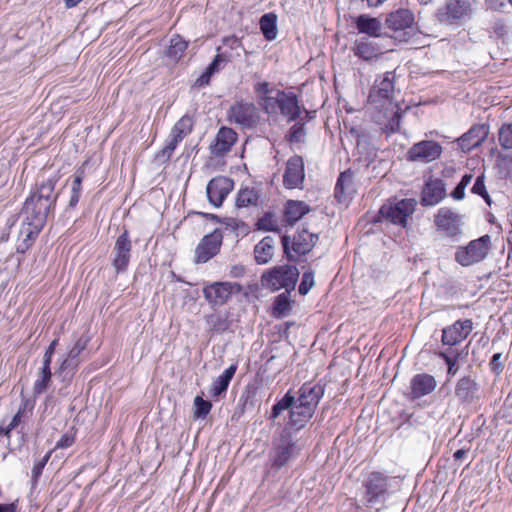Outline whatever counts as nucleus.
Wrapping results in <instances>:
<instances>
[{"instance_id":"1","label":"nucleus","mask_w":512,"mask_h":512,"mask_svg":"<svg viewBox=\"0 0 512 512\" xmlns=\"http://www.w3.org/2000/svg\"><path fill=\"white\" fill-rule=\"evenodd\" d=\"M394 92V73L386 72L380 79H377L371 89L368 100L376 113L374 121L387 133H396L400 129L401 108L392 101Z\"/></svg>"},{"instance_id":"2","label":"nucleus","mask_w":512,"mask_h":512,"mask_svg":"<svg viewBox=\"0 0 512 512\" xmlns=\"http://www.w3.org/2000/svg\"><path fill=\"white\" fill-rule=\"evenodd\" d=\"M57 177H50L35 186L26 198L22 214L36 225H45L50 214L54 213L59 194L55 192Z\"/></svg>"},{"instance_id":"3","label":"nucleus","mask_w":512,"mask_h":512,"mask_svg":"<svg viewBox=\"0 0 512 512\" xmlns=\"http://www.w3.org/2000/svg\"><path fill=\"white\" fill-rule=\"evenodd\" d=\"M289 411V420L284 429L289 431H299L305 427L314 414V410L295 402V396L288 391L280 400H278L271 409L270 419L274 421L279 415L287 410Z\"/></svg>"},{"instance_id":"4","label":"nucleus","mask_w":512,"mask_h":512,"mask_svg":"<svg viewBox=\"0 0 512 512\" xmlns=\"http://www.w3.org/2000/svg\"><path fill=\"white\" fill-rule=\"evenodd\" d=\"M302 450L299 439L288 429H282L279 437L274 438L269 453L271 466L280 469L297 458Z\"/></svg>"},{"instance_id":"5","label":"nucleus","mask_w":512,"mask_h":512,"mask_svg":"<svg viewBox=\"0 0 512 512\" xmlns=\"http://www.w3.org/2000/svg\"><path fill=\"white\" fill-rule=\"evenodd\" d=\"M264 103V113L270 116L280 114L288 122L296 121L302 111L308 114V111L300 105L298 97L293 92L277 90L273 99H266Z\"/></svg>"},{"instance_id":"6","label":"nucleus","mask_w":512,"mask_h":512,"mask_svg":"<svg viewBox=\"0 0 512 512\" xmlns=\"http://www.w3.org/2000/svg\"><path fill=\"white\" fill-rule=\"evenodd\" d=\"M414 14L409 9H397L388 13L384 20L386 35L395 41L407 42L414 34Z\"/></svg>"},{"instance_id":"7","label":"nucleus","mask_w":512,"mask_h":512,"mask_svg":"<svg viewBox=\"0 0 512 512\" xmlns=\"http://www.w3.org/2000/svg\"><path fill=\"white\" fill-rule=\"evenodd\" d=\"M299 271L292 265L276 266L265 272L261 277L262 285L272 291L285 289L289 292L295 288Z\"/></svg>"},{"instance_id":"8","label":"nucleus","mask_w":512,"mask_h":512,"mask_svg":"<svg viewBox=\"0 0 512 512\" xmlns=\"http://www.w3.org/2000/svg\"><path fill=\"white\" fill-rule=\"evenodd\" d=\"M491 239L484 235L472 240L466 246H460L455 252V261L463 267H468L484 260L490 249Z\"/></svg>"},{"instance_id":"9","label":"nucleus","mask_w":512,"mask_h":512,"mask_svg":"<svg viewBox=\"0 0 512 512\" xmlns=\"http://www.w3.org/2000/svg\"><path fill=\"white\" fill-rule=\"evenodd\" d=\"M229 123L235 124L244 129L254 128L260 119L257 107L243 100L236 101L227 111Z\"/></svg>"},{"instance_id":"10","label":"nucleus","mask_w":512,"mask_h":512,"mask_svg":"<svg viewBox=\"0 0 512 512\" xmlns=\"http://www.w3.org/2000/svg\"><path fill=\"white\" fill-rule=\"evenodd\" d=\"M281 240L285 254L293 260L310 252L318 240V235L302 229L297 231L292 240L287 235H284Z\"/></svg>"},{"instance_id":"11","label":"nucleus","mask_w":512,"mask_h":512,"mask_svg":"<svg viewBox=\"0 0 512 512\" xmlns=\"http://www.w3.org/2000/svg\"><path fill=\"white\" fill-rule=\"evenodd\" d=\"M416 204L415 199L412 198L388 202L380 208L379 213L391 223L406 227L407 220L414 213Z\"/></svg>"},{"instance_id":"12","label":"nucleus","mask_w":512,"mask_h":512,"mask_svg":"<svg viewBox=\"0 0 512 512\" xmlns=\"http://www.w3.org/2000/svg\"><path fill=\"white\" fill-rule=\"evenodd\" d=\"M241 290L242 286L236 282H213L203 287V295L210 305L222 306Z\"/></svg>"},{"instance_id":"13","label":"nucleus","mask_w":512,"mask_h":512,"mask_svg":"<svg viewBox=\"0 0 512 512\" xmlns=\"http://www.w3.org/2000/svg\"><path fill=\"white\" fill-rule=\"evenodd\" d=\"M365 487L364 500L367 507L384 501L388 489V478L380 472H372L363 482Z\"/></svg>"},{"instance_id":"14","label":"nucleus","mask_w":512,"mask_h":512,"mask_svg":"<svg viewBox=\"0 0 512 512\" xmlns=\"http://www.w3.org/2000/svg\"><path fill=\"white\" fill-rule=\"evenodd\" d=\"M193 126L192 118L184 115L171 129L167 144L157 154V158L167 161L171 158L178 144L191 132Z\"/></svg>"},{"instance_id":"15","label":"nucleus","mask_w":512,"mask_h":512,"mask_svg":"<svg viewBox=\"0 0 512 512\" xmlns=\"http://www.w3.org/2000/svg\"><path fill=\"white\" fill-rule=\"evenodd\" d=\"M132 251V241L127 229L116 238L112 252L111 262L117 273H121L127 270Z\"/></svg>"},{"instance_id":"16","label":"nucleus","mask_w":512,"mask_h":512,"mask_svg":"<svg viewBox=\"0 0 512 512\" xmlns=\"http://www.w3.org/2000/svg\"><path fill=\"white\" fill-rule=\"evenodd\" d=\"M442 146L433 140H422L413 144L407 151V160L411 162L430 163L440 158Z\"/></svg>"},{"instance_id":"17","label":"nucleus","mask_w":512,"mask_h":512,"mask_svg":"<svg viewBox=\"0 0 512 512\" xmlns=\"http://www.w3.org/2000/svg\"><path fill=\"white\" fill-rule=\"evenodd\" d=\"M222 240L223 235L219 229L205 235L195 249V262L206 263L216 256L220 251Z\"/></svg>"},{"instance_id":"18","label":"nucleus","mask_w":512,"mask_h":512,"mask_svg":"<svg viewBox=\"0 0 512 512\" xmlns=\"http://www.w3.org/2000/svg\"><path fill=\"white\" fill-rule=\"evenodd\" d=\"M437 230L445 236L454 238L461 234V216L450 208L442 207L435 215Z\"/></svg>"},{"instance_id":"19","label":"nucleus","mask_w":512,"mask_h":512,"mask_svg":"<svg viewBox=\"0 0 512 512\" xmlns=\"http://www.w3.org/2000/svg\"><path fill=\"white\" fill-rule=\"evenodd\" d=\"M234 183L225 176H217L211 179L206 187L208 201L216 208L222 206L225 198L233 190Z\"/></svg>"},{"instance_id":"20","label":"nucleus","mask_w":512,"mask_h":512,"mask_svg":"<svg viewBox=\"0 0 512 512\" xmlns=\"http://www.w3.org/2000/svg\"><path fill=\"white\" fill-rule=\"evenodd\" d=\"M473 323L470 319L457 320L442 330L443 346H457L472 332Z\"/></svg>"},{"instance_id":"21","label":"nucleus","mask_w":512,"mask_h":512,"mask_svg":"<svg viewBox=\"0 0 512 512\" xmlns=\"http://www.w3.org/2000/svg\"><path fill=\"white\" fill-rule=\"evenodd\" d=\"M305 179L304 161L301 156L294 155L286 163L283 184L288 189L302 188Z\"/></svg>"},{"instance_id":"22","label":"nucleus","mask_w":512,"mask_h":512,"mask_svg":"<svg viewBox=\"0 0 512 512\" xmlns=\"http://www.w3.org/2000/svg\"><path fill=\"white\" fill-rule=\"evenodd\" d=\"M446 195L445 183L439 178H429L421 193V204L423 206H434Z\"/></svg>"},{"instance_id":"23","label":"nucleus","mask_w":512,"mask_h":512,"mask_svg":"<svg viewBox=\"0 0 512 512\" xmlns=\"http://www.w3.org/2000/svg\"><path fill=\"white\" fill-rule=\"evenodd\" d=\"M324 395V387L319 383H304L299 391L298 398L295 401L300 405H305L315 411L319 401Z\"/></svg>"},{"instance_id":"24","label":"nucleus","mask_w":512,"mask_h":512,"mask_svg":"<svg viewBox=\"0 0 512 512\" xmlns=\"http://www.w3.org/2000/svg\"><path fill=\"white\" fill-rule=\"evenodd\" d=\"M444 19L450 23L469 18L472 13L470 0H448L444 8Z\"/></svg>"},{"instance_id":"25","label":"nucleus","mask_w":512,"mask_h":512,"mask_svg":"<svg viewBox=\"0 0 512 512\" xmlns=\"http://www.w3.org/2000/svg\"><path fill=\"white\" fill-rule=\"evenodd\" d=\"M488 133L489 129L486 125H474L459 138V146L463 151H470L481 145L486 140Z\"/></svg>"},{"instance_id":"26","label":"nucleus","mask_w":512,"mask_h":512,"mask_svg":"<svg viewBox=\"0 0 512 512\" xmlns=\"http://www.w3.org/2000/svg\"><path fill=\"white\" fill-rule=\"evenodd\" d=\"M334 193L341 203H347L352 199L356 193V184L351 170H346L339 175Z\"/></svg>"},{"instance_id":"27","label":"nucleus","mask_w":512,"mask_h":512,"mask_svg":"<svg viewBox=\"0 0 512 512\" xmlns=\"http://www.w3.org/2000/svg\"><path fill=\"white\" fill-rule=\"evenodd\" d=\"M479 386L477 382L469 376L460 378L455 386V397L461 402L470 404L478 398Z\"/></svg>"},{"instance_id":"28","label":"nucleus","mask_w":512,"mask_h":512,"mask_svg":"<svg viewBox=\"0 0 512 512\" xmlns=\"http://www.w3.org/2000/svg\"><path fill=\"white\" fill-rule=\"evenodd\" d=\"M237 140V133L228 127H222L219 129L215 143L212 145V152L217 155H224L228 151H230L231 147Z\"/></svg>"},{"instance_id":"29","label":"nucleus","mask_w":512,"mask_h":512,"mask_svg":"<svg viewBox=\"0 0 512 512\" xmlns=\"http://www.w3.org/2000/svg\"><path fill=\"white\" fill-rule=\"evenodd\" d=\"M436 388V380L429 374H417L411 380V393L414 398L430 394Z\"/></svg>"},{"instance_id":"30","label":"nucleus","mask_w":512,"mask_h":512,"mask_svg":"<svg viewBox=\"0 0 512 512\" xmlns=\"http://www.w3.org/2000/svg\"><path fill=\"white\" fill-rule=\"evenodd\" d=\"M89 339L86 337H80L76 340L74 345L70 348L67 356L62 360L60 364V371L75 370L80 361V354L86 349Z\"/></svg>"},{"instance_id":"31","label":"nucleus","mask_w":512,"mask_h":512,"mask_svg":"<svg viewBox=\"0 0 512 512\" xmlns=\"http://www.w3.org/2000/svg\"><path fill=\"white\" fill-rule=\"evenodd\" d=\"M355 25L359 33L367 34L370 37L381 36L382 23L378 18L362 14L356 18Z\"/></svg>"},{"instance_id":"32","label":"nucleus","mask_w":512,"mask_h":512,"mask_svg":"<svg viewBox=\"0 0 512 512\" xmlns=\"http://www.w3.org/2000/svg\"><path fill=\"white\" fill-rule=\"evenodd\" d=\"M353 51L356 56L366 61L376 58L382 53L376 43L366 38L357 39Z\"/></svg>"},{"instance_id":"33","label":"nucleus","mask_w":512,"mask_h":512,"mask_svg":"<svg viewBox=\"0 0 512 512\" xmlns=\"http://www.w3.org/2000/svg\"><path fill=\"white\" fill-rule=\"evenodd\" d=\"M237 365L232 364L226 368L222 374H220L211 385L210 393L212 397H219L221 394L226 392L228 386L235 375Z\"/></svg>"},{"instance_id":"34","label":"nucleus","mask_w":512,"mask_h":512,"mask_svg":"<svg viewBox=\"0 0 512 512\" xmlns=\"http://www.w3.org/2000/svg\"><path fill=\"white\" fill-rule=\"evenodd\" d=\"M310 211V207L303 201L288 200L285 204L284 217L286 222L293 224Z\"/></svg>"},{"instance_id":"35","label":"nucleus","mask_w":512,"mask_h":512,"mask_svg":"<svg viewBox=\"0 0 512 512\" xmlns=\"http://www.w3.org/2000/svg\"><path fill=\"white\" fill-rule=\"evenodd\" d=\"M274 244L273 237L266 236L255 246L254 256L258 264H266L272 259Z\"/></svg>"},{"instance_id":"36","label":"nucleus","mask_w":512,"mask_h":512,"mask_svg":"<svg viewBox=\"0 0 512 512\" xmlns=\"http://www.w3.org/2000/svg\"><path fill=\"white\" fill-rule=\"evenodd\" d=\"M260 30L266 40L272 41L277 37V16L274 13L264 14L259 21Z\"/></svg>"},{"instance_id":"37","label":"nucleus","mask_w":512,"mask_h":512,"mask_svg":"<svg viewBox=\"0 0 512 512\" xmlns=\"http://www.w3.org/2000/svg\"><path fill=\"white\" fill-rule=\"evenodd\" d=\"M187 47L188 42L183 40L179 35H174L170 40V45L167 50V56L173 61H178L182 58Z\"/></svg>"},{"instance_id":"38","label":"nucleus","mask_w":512,"mask_h":512,"mask_svg":"<svg viewBox=\"0 0 512 512\" xmlns=\"http://www.w3.org/2000/svg\"><path fill=\"white\" fill-rule=\"evenodd\" d=\"M51 376H52V374H51L50 367L42 365V367L38 373V378L35 381L34 386H33L34 395H40L46 391V389L48 388V385L51 381Z\"/></svg>"},{"instance_id":"39","label":"nucleus","mask_w":512,"mask_h":512,"mask_svg":"<svg viewBox=\"0 0 512 512\" xmlns=\"http://www.w3.org/2000/svg\"><path fill=\"white\" fill-rule=\"evenodd\" d=\"M258 200L259 194L254 188H245L238 193L236 204L238 207H248L257 205Z\"/></svg>"},{"instance_id":"40","label":"nucleus","mask_w":512,"mask_h":512,"mask_svg":"<svg viewBox=\"0 0 512 512\" xmlns=\"http://www.w3.org/2000/svg\"><path fill=\"white\" fill-rule=\"evenodd\" d=\"M44 226L45 225L38 226V224L36 225L33 220H27L26 217H24L23 227L21 230V233L25 234L24 242L27 244L29 243L31 246Z\"/></svg>"},{"instance_id":"41","label":"nucleus","mask_w":512,"mask_h":512,"mask_svg":"<svg viewBox=\"0 0 512 512\" xmlns=\"http://www.w3.org/2000/svg\"><path fill=\"white\" fill-rule=\"evenodd\" d=\"M254 92L257 96V103L260 106L261 110L264 112V102L266 99H273L274 96L271 95L273 90L270 88L268 82H258L254 86Z\"/></svg>"},{"instance_id":"42","label":"nucleus","mask_w":512,"mask_h":512,"mask_svg":"<svg viewBox=\"0 0 512 512\" xmlns=\"http://www.w3.org/2000/svg\"><path fill=\"white\" fill-rule=\"evenodd\" d=\"M290 310V300L286 293L279 294L273 303V315L283 317Z\"/></svg>"},{"instance_id":"43","label":"nucleus","mask_w":512,"mask_h":512,"mask_svg":"<svg viewBox=\"0 0 512 512\" xmlns=\"http://www.w3.org/2000/svg\"><path fill=\"white\" fill-rule=\"evenodd\" d=\"M82 174H76L71 185V195L69 199V207L77 206L82 193Z\"/></svg>"},{"instance_id":"44","label":"nucleus","mask_w":512,"mask_h":512,"mask_svg":"<svg viewBox=\"0 0 512 512\" xmlns=\"http://www.w3.org/2000/svg\"><path fill=\"white\" fill-rule=\"evenodd\" d=\"M256 226L259 230L263 231H276L278 223L272 213H266L263 217L259 218Z\"/></svg>"},{"instance_id":"45","label":"nucleus","mask_w":512,"mask_h":512,"mask_svg":"<svg viewBox=\"0 0 512 512\" xmlns=\"http://www.w3.org/2000/svg\"><path fill=\"white\" fill-rule=\"evenodd\" d=\"M195 412L194 415L197 418H205L211 411V402L204 400L200 396H196L194 399Z\"/></svg>"},{"instance_id":"46","label":"nucleus","mask_w":512,"mask_h":512,"mask_svg":"<svg viewBox=\"0 0 512 512\" xmlns=\"http://www.w3.org/2000/svg\"><path fill=\"white\" fill-rule=\"evenodd\" d=\"M499 143L504 149H512V123L504 124L500 128Z\"/></svg>"},{"instance_id":"47","label":"nucleus","mask_w":512,"mask_h":512,"mask_svg":"<svg viewBox=\"0 0 512 512\" xmlns=\"http://www.w3.org/2000/svg\"><path fill=\"white\" fill-rule=\"evenodd\" d=\"M471 190L472 193L481 196L488 205H491V198L486 190L483 174L477 176Z\"/></svg>"},{"instance_id":"48","label":"nucleus","mask_w":512,"mask_h":512,"mask_svg":"<svg viewBox=\"0 0 512 512\" xmlns=\"http://www.w3.org/2000/svg\"><path fill=\"white\" fill-rule=\"evenodd\" d=\"M305 135L306 131L304 128V124L297 122L290 128L288 140L291 143H299L304 140Z\"/></svg>"},{"instance_id":"49","label":"nucleus","mask_w":512,"mask_h":512,"mask_svg":"<svg viewBox=\"0 0 512 512\" xmlns=\"http://www.w3.org/2000/svg\"><path fill=\"white\" fill-rule=\"evenodd\" d=\"M27 405H28V401L27 400L23 401V403L20 406V408L18 409L17 413L13 416L11 422L6 427L5 436L9 437L10 432L20 424V422L24 416V413L26 411Z\"/></svg>"},{"instance_id":"50","label":"nucleus","mask_w":512,"mask_h":512,"mask_svg":"<svg viewBox=\"0 0 512 512\" xmlns=\"http://www.w3.org/2000/svg\"><path fill=\"white\" fill-rule=\"evenodd\" d=\"M314 285V273L312 271H306L302 275V280L299 285V293L306 295Z\"/></svg>"},{"instance_id":"51","label":"nucleus","mask_w":512,"mask_h":512,"mask_svg":"<svg viewBox=\"0 0 512 512\" xmlns=\"http://www.w3.org/2000/svg\"><path fill=\"white\" fill-rule=\"evenodd\" d=\"M445 348L441 349L438 352L439 357H441L444 361H446V357L449 359H459L461 355L464 353V350L459 351L456 346H444Z\"/></svg>"},{"instance_id":"52","label":"nucleus","mask_w":512,"mask_h":512,"mask_svg":"<svg viewBox=\"0 0 512 512\" xmlns=\"http://www.w3.org/2000/svg\"><path fill=\"white\" fill-rule=\"evenodd\" d=\"M75 442V434L72 432H66L61 436L55 445V449H66L71 447Z\"/></svg>"},{"instance_id":"53","label":"nucleus","mask_w":512,"mask_h":512,"mask_svg":"<svg viewBox=\"0 0 512 512\" xmlns=\"http://www.w3.org/2000/svg\"><path fill=\"white\" fill-rule=\"evenodd\" d=\"M58 344V340H53L50 345L48 346V348L46 349L45 353H44V356H43V365L44 366H49L51 365V361H52V357H53V354L55 352V348Z\"/></svg>"},{"instance_id":"54","label":"nucleus","mask_w":512,"mask_h":512,"mask_svg":"<svg viewBox=\"0 0 512 512\" xmlns=\"http://www.w3.org/2000/svg\"><path fill=\"white\" fill-rule=\"evenodd\" d=\"M459 359H449V357H446V361H444L447 365V375L448 377H453L456 375V373L459 370V366L457 365Z\"/></svg>"},{"instance_id":"55","label":"nucleus","mask_w":512,"mask_h":512,"mask_svg":"<svg viewBox=\"0 0 512 512\" xmlns=\"http://www.w3.org/2000/svg\"><path fill=\"white\" fill-rule=\"evenodd\" d=\"M225 60L222 55L217 54L213 61L208 65L206 70H208V73L214 74L215 72H218L220 70V64L223 63Z\"/></svg>"},{"instance_id":"56","label":"nucleus","mask_w":512,"mask_h":512,"mask_svg":"<svg viewBox=\"0 0 512 512\" xmlns=\"http://www.w3.org/2000/svg\"><path fill=\"white\" fill-rule=\"evenodd\" d=\"M500 359H501V354L496 353L492 356V359L490 361L491 369L494 372H496L497 374H499L503 370V364L500 362Z\"/></svg>"},{"instance_id":"57","label":"nucleus","mask_w":512,"mask_h":512,"mask_svg":"<svg viewBox=\"0 0 512 512\" xmlns=\"http://www.w3.org/2000/svg\"><path fill=\"white\" fill-rule=\"evenodd\" d=\"M44 467H45V464L41 461H38L34 464V466L32 468V479L34 481H37L39 476L42 474Z\"/></svg>"},{"instance_id":"58","label":"nucleus","mask_w":512,"mask_h":512,"mask_svg":"<svg viewBox=\"0 0 512 512\" xmlns=\"http://www.w3.org/2000/svg\"><path fill=\"white\" fill-rule=\"evenodd\" d=\"M465 187H463V185H457L455 187V189L452 191L451 193V196L455 199V200H462L465 196Z\"/></svg>"},{"instance_id":"59","label":"nucleus","mask_w":512,"mask_h":512,"mask_svg":"<svg viewBox=\"0 0 512 512\" xmlns=\"http://www.w3.org/2000/svg\"><path fill=\"white\" fill-rule=\"evenodd\" d=\"M212 75V73H208V70H205L203 74L196 80V84L200 87L208 85Z\"/></svg>"},{"instance_id":"60","label":"nucleus","mask_w":512,"mask_h":512,"mask_svg":"<svg viewBox=\"0 0 512 512\" xmlns=\"http://www.w3.org/2000/svg\"><path fill=\"white\" fill-rule=\"evenodd\" d=\"M486 5L491 9L497 10L503 6V2L498 0H486Z\"/></svg>"},{"instance_id":"61","label":"nucleus","mask_w":512,"mask_h":512,"mask_svg":"<svg viewBox=\"0 0 512 512\" xmlns=\"http://www.w3.org/2000/svg\"><path fill=\"white\" fill-rule=\"evenodd\" d=\"M472 177L471 174H465L458 184L466 188L471 183Z\"/></svg>"},{"instance_id":"62","label":"nucleus","mask_w":512,"mask_h":512,"mask_svg":"<svg viewBox=\"0 0 512 512\" xmlns=\"http://www.w3.org/2000/svg\"><path fill=\"white\" fill-rule=\"evenodd\" d=\"M368 7L376 8L382 5L386 0H366Z\"/></svg>"},{"instance_id":"63","label":"nucleus","mask_w":512,"mask_h":512,"mask_svg":"<svg viewBox=\"0 0 512 512\" xmlns=\"http://www.w3.org/2000/svg\"><path fill=\"white\" fill-rule=\"evenodd\" d=\"M31 246L29 243H25L24 241L17 246V252L18 253H25Z\"/></svg>"},{"instance_id":"64","label":"nucleus","mask_w":512,"mask_h":512,"mask_svg":"<svg viewBox=\"0 0 512 512\" xmlns=\"http://www.w3.org/2000/svg\"><path fill=\"white\" fill-rule=\"evenodd\" d=\"M467 451L464 450V449H459L457 450L455 453H454V459L455 460H461L465 455H466Z\"/></svg>"}]
</instances>
